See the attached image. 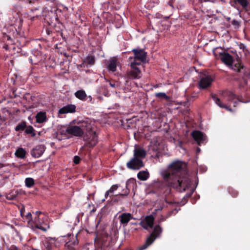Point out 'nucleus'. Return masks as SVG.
I'll list each match as a JSON object with an SVG mask.
<instances>
[{
  "label": "nucleus",
  "instance_id": "obj_59",
  "mask_svg": "<svg viewBox=\"0 0 250 250\" xmlns=\"http://www.w3.org/2000/svg\"><path fill=\"white\" fill-rule=\"evenodd\" d=\"M166 202H167V203H168V204H171V203H172V202H167V201H166Z\"/></svg>",
  "mask_w": 250,
  "mask_h": 250
},
{
  "label": "nucleus",
  "instance_id": "obj_8",
  "mask_svg": "<svg viewBox=\"0 0 250 250\" xmlns=\"http://www.w3.org/2000/svg\"><path fill=\"white\" fill-rule=\"evenodd\" d=\"M126 166L129 169L137 170L144 167L145 164L141 160L133 157L126 163Z\"/></svg>",
  "mask_w": 250,
  "mask_h": 250
},
{
  "label": "nucleus",
  "instance_id": "obj_45",
  "mask_svg": "<svg viewBox=\"0 0 250 250\" xmlns=\"http://www.w3.org/2000/svg\"><path fill=\"white\" fill-rule=\"evenodd\" d=\"M231 24H232V25H233V26H235L237 28H238L240 25L239 22L238 21L235 20H233L231 21Z\"/></svg>",
  "mask_w": 250,
  "mask_h": 250
},
{
  "label": "nucleus",
  "instance_id": "obj_50",
  "mask_svg": "<svg viewBox=\"0 0 250 250\" xmlns=\"http://www.w3.org/2000/svg\"><path fill=\"white\" fill-rule=\"evenodd\" d=\"M112 193L109 192V190H108L106 191V192L105 193V194H104V197L105 199H107V197L109 196L110 197H111L112 196V195H110V194H111Z\"/></svg>",
  "mask_w": 250,
  "mask_h": 250
},
{
  "label": "nucleus",
  "instance_id": "obj_1",
  "mask_svg": "<svg viewBox=\"0 0 250 250\" xmlns=\"http://www.w3.org/2000/svg\"><path fill=\"white\" fill-rule=\"evenodd\" d=\"M186 168L185 163L181 161L173 162L167 170L162 172L165 184L180 192L186 191L191 185V182L187 175Z\"/></svg>",
  "mask_w": 250,
  "mask_h": 250
},
{
  "label": "nucleus",
  "instance_id": "obj_21",
  "mask_svg": "<svg viewBox=\"0 0 250 250\" xmlns=\"http://www.w3.org/2000/svg\"><path fill=\"white\" fill-rule=\"evenodd\" d=\"M211 98L214 101L215 103L219 106L220 107L222 108H225L229 111L231 110V108H229L227 105L223 104L220 101V99L218 98L217 95L215 94H211Z\"/></svg>",
  "mask_w": 250,
  "mask_h": 250
},
{
  "label": "nucleus",
  "instance_id": "obj_43",
  "mask_svg": "<svg viewBox=\"0 0 250 250\" xmlns=\"http://www.w3.org/2000/svg\"><path fill=\"white\" fill-rule=\"evenodd\" d=\"M148 3L150 6L153 7L159 4V0H149Z\"/></svg>",
  "mask_w": 250,
  "mask_h": 250
},
{
  "label": "nucleus",
  "instance_id": "obj_35",
  "mask_svg": "<svg viewBox=\"0 0 250 250\" xmlns=\"http://www.w3.org/2000/svg\"><path fill=\"white\" fill-rule=\"evenodd\" d=\"M194 190H195V188H191L190 192L186 194V195L183 198L182 201L184 203H187L188 201V199L192 196Z\"/></svg>",
  "mask_w": 250,
  "mask_h": 250
},
{
  "label": "nucleus",
  "instance_id": "obj_27",
  "mask_svg": "<svg viewBox=\"0 0 250 250\" xmlns=\"http://www.w3.org/2000/svg\"><path fill=\"white\" fill-rule=\"evenodd\" d=\"M26 127L27 125L26 122L22 121L17 125L15 128V130L16 131H22L25 130Z\"/></svg>",
  "mask_w": 250,
  "mask_h": 250
},
{
  "label": "nucleus",
  "instance_id": "obj_32",
  "mask_svg": "<svg viewBox=\"0 0 250 250\" xmlns=\"http://www.w3.org/2000/svg\"><path fill=\"white\" fill-rule=\"evenodd\" d=\"M78 240L77 239V235L75 236V240L74 241H69L66 243L65 246L70 248H72L74 246L78 244Z\"/></svg>",
  "mask_w": 250,
  "mask_h": 250
},
{
  "label": "nucleus",
  "instance_id": "obj_63",
  "mask_svg": "<svg viewBox=\"0 0 250 250\" xmlns=\"http://www.w3.org/2000/svg\"><path fill=\"white\" fill-rule=\"evenodd\" d=\"M1 197V194H0V197Z\"/></svg>",
  "mask_w": 250,
  "mask_h": 250
},
{
  "label": "nucleus",
  "instance_id": "obj_23",
  "mask_svg": "<svg viewBox=\"0 0 250 250\" xmlns=\"http://www.w3.org/2000/svg\"><path fill=\"white\" fill-rule=\"evenodd\" d=\"M36 121L38 123H42L46 121L45 112H40L38 113L36 117Z\"/></svg>",
  "mask_w": 250,
  "mask_h": 250
},
{
  "label": "nucleus",
  "instance_id": "obj_54",
  "mask_svg": "<svg viewBox=\"0 0 250 250\" xmlns=\"http://www.w3.org/2000/svg\"><path fill=\"white\" fill-rule=\"evenodd\" d=\"M3 48H4L5 50H8L9 49V47H8V45L7 44H5L3 46Z\"/></svg>",
  "mask_w": 250,
  "mask_h": 250
},
{
  "label": "nucleus",
  "instance_id": "obj_31",
  "mask_svg": "<svg viewBox=\"0 0 250 250\" xmlns=\"http://www.w3.org/2000/svg\"><path fill=\"white\" fill-rule=\"evenodd\" d=\"M18 193L19 192L17 190L12 191L6 196V198L8 200H13L17 197Z\"/></svg>",
  "mask_w": 250,
  "mask_h": 250
},
{
  "label": "nucleus",
  "instance_id": "obj_6",
  "mask_svg": "<svg viewBox=\"0 0 250 250\" xmlns=\"http://www.w3.org/2000/svg\"><path fill=\"white\" fill-rule=\"evenodd\" d=\"M250 0H229V4L237 9L239 10L241 8L246 12H249L248 6L250 5Z\"/></svg>",
  "mask_w": 250,
  "mask_h": 250
},
{
  "label": "nucleus",
  "instance_id": "obj_18",
  "mask_svg": "<svg viewBox=\"0 0 250 250\" xmlns=\"http://www.w3.org/2000/svg\"><path fill=\"white\" fill-rule=\"evenodd\" d=\"M118 64V58L116 57L111 58L109 60L107 68L109 71L115 72L117 70V66Z\"/></svg>",
  "mask_w": 250,
  "mask_h": 250
},
{
  "label": "nucleus",
  "instance_id": "obj_42",
  "mask_svg": "<svg viewBox=\"0 0 250 250\" xmlns=\"http://www.w3.org/2000/svg\"><path fill=\"white\" fill-rule=\"evenodd\" d=\"M178 210L176 208L172 210H170L166 215V218L169 217L172 214H175L178 212Z\"/></svg>",
  "mask_w": 250,
  "mask_h": 250
},
{
  "label": "nucleus",
  "instance_id": "obj_44",
  "mask_svg": "<svg viewBox=\"0 0 250 250\" xmlns=\"http://www.w3.org/2000/svg\"><path fill=\"white\" fill-rule=\"evenodd\" d=\"M119 188V186L118 185H113L111 186L110 188L109 189V192H111L112 193L114 192V191L118 189Z\"/></svg>",
  "mask_w": 250,
  "mask_h": 250
},
{
  "label": "nucleus",
  "instance_id": "obj_33",
  "mask_svg": "<svg viewBox=\"0 0 250 250\" xmlns=\"http://www.w3.org/2000/svg\"><path fill=\"white\" fill-rule=\"evenodd\" d=\"M46 240L48 241L49 244L51 245V246L53 248L54 247H58L57 245V240L55 237H47L46 238Z\"/></svg>",
  "mask_w": 250,
  "mask_h": 250
},
{
  "label": "nucleus",
  "instance_id": "obj_2",
  "mask_svg": "<svg viewBox=\"0 0 250 250\" xmlns=\"http://www.w3.org/2000/svg\"><path fill=\"white\" fill-rule=\"evenodd\" d=\"M66 132L73 136H83V140L87 142L86 146L89 147L95 146L98 143V136L93 130L91 125L87 122L78 123V125H69L66 129Z\"/></svg>",
  "mask_w": 250,
  "mask_h": 250
},
{
  "label": "nucleus",
  "instance_id": "obj_9",
  "mask_svg": "<svg viewBox=\"0 0 250 250\" xmlns=\"http://www.w3.org/2000/svg\"><path fill=\"white\" fill-rule=\"evenodd\" d=\"M154 222V217L152 215L146 216L143 220H142L140 225L146 230H148V229L153 228Z\"/></svg>",
  "mask_w": 250,
  "mask_h": 250
},
{
  "label": "nucleus",
  "instance_id": "obj_30",
  "mask_svg": "<svg viewBox=\"0 0 250 250\" xmlns=\"http://www.w3.org/2000/svg\"><path fill=\"white\" fill-rule=\"evenodd\" d=\"M214 55L217 58L218 57L220 58L225 52L223 49L221 47H217L213 49V50Z\"/></svg>",
  "mask_w": 250,
  "mask_h": 250
},
{
  "label": "nucleus",
  "instance_id": "obj_57",
  "mask_svg": "<svg viewBox=\"0 0 250 250\" xmlns=\"http://www.w3.org/2000/svg\"><path fill=\"white\" fill-rule=\"evenodd\" d=\"M166 218H162L161 219V221H164L166 220Z\"/></svg>",
  "mask_w": 250,
  "mask_h": 250
},
{
  "label": "nucleus",
  "instance_id": "obj_26",
  "mask_svg": "<svg viewBox=\"0 0 250 250\" xmlns=\"http://www.w3.org/2000/svg\"><path fill=\"white\" fill-rule=\"evenodd\" d=\"M75 96L81 100H85L86 94L85 91L83 90H79L75 93Z\"/></svg>",
  "mask_w": 250,
  "mask_h": 250
},
{
  "label": "nucleus",
  "instance_id": "obj_61",
  "mask_svg": "<svg viewBox=\"0 0 250 250\" xmlns=\"http://www.w3.org/2000/svg\"><path fill=\"white\" fill-rule=\"evenodd\" d=\"M158 87V86L157 85L154 86V87Z\"/></svg>",
  "mask_w": 250,
  "mask_h": 250
},
{
  "label": "nucleus",
  "instance_id": "obj_52",
  "mask_svg": "<svg viewBox=\"0 0 250 250\" xmlns=\"http://www.w3.org/2000/svg\"><path fill=\"white\" fill-rule=\"evenodd\" d=\"M202 1H204L205 2H210L212 3H215L217 1V0H201Z\"/></svg>",
  "mask_w": 250,
  "mask_h": 250
},
{
  "label": "nucleus",
  "instance_id": "obj_64",
  "mask_svg": "<svg viewBox=\"0 0 250 250\" xmlns=\"http://www.w3.org/2000/svg\"><path fill=\"white\" fill-rule=\"evenodd\" d=\"M250 12H249V14L250 15V10H249Z\"/></svg>",
  "mask_w": 250,
  "mask_h": 250
},
{
  "label": "nucleus",
  "instance_id": "obj_36",
  "mask_svg": "<svg viewBox=\"0 0 250 250\" xmlns=\"http://www.w3.org/2000/svg\"><path fill=\"white\" fill-rule=\"evenodd\" d=\"M44 31L48 37H50L52 38H54L55 32L50 27H46L44 29Z\"/></svg>",
  "mask_w": 250,
  "mask_h": 250
},
{
  "label": "nucleus",
  "instance_id": "obj_3",
  "mask_svg": "<svg viewBox=\"0 0 250 250\" xmlns=\"http://www.w3.org/2000/svg\"><path fill=\"white\" fill-rule=\"evenodd\" d=\"M34 221L32 227L46 231L50 228L49 222L46 216L42 215L41 211L33 212Z\"/></svg>",
  "mask_w": 250,
  "mask_h": 250
},
{
  "label": "nucleus",
  "instance_id": "obj_56",
  "mask_svg": "<svg viewBox=\"0 0 250 250\" xmlns=\"http://www.w3.org/2000/svg\"><path fill=\"white\" fill-rule=\"evenodd\" d=\"M110 85L111 86V87H114L115 86V83H110Z\"/></svg>",
  "mask_w": 250,
  "mask_h": 250
},
{
  "label": "nucleus",
  "instance_id": "obj_46",
  "mask_svg": "<svg viewBox=\"0 0 250 250\" xmlns=\"http://www.w3.org/2000/svg\"><path fill=\"white\" fill-rule=\"evenodd\" d=\"M81 159L80 157L75 156L74 157L73 162L75 164H79L80 162Z\"/></svg>",
  "mask_w": 250,
  "mask_h": 250
},
{
  "label": "nucleus",
  "instance_id": "obj_14",
  "mask_svg": "<svg viewBox=\"0 0 250 250\" xmlns=\"http://www.w3.org/2000/svg\"><path fill=\"white\" fill-rule=\"evenodd\" d=\"M146 152L144 148L139 147H135L133 150V157L143 161V160L146 158Z\"/></svg>",
  "mask_w": 250,
  "mask_h": 250
},
{
  "label": "nucleus",
  "instance_id": "obj_17",
  "mask_svg": "<svg viewBox=\"0 0 250 250\" xmlns=\"http://www.w3.org/2000/svg\"><path fill=\"white\" fill-rule=\"evenodd\" d=\"M76 111V106L74 104H68L61 108L59 110V114H63L73 113Z\"/></svg>",
  "mask_w": 250,
  "mask_h": 250
},
{
  "label": "nucleus",
  "instance_id": "obj_51",
  "mask_svg": "<svg viewBox=\"0 0 250 250\" xmlns=\"http://www.w3.org/2000/svg\"><path fill=\"white\" fill-rule=\"evenodd\" d=\"M9 250H18V248L15 245H12L9 249Z\"/></svg>",
  "mask_w": 250,
  "mask_h": 250
},
{
  "label": "nucleus",
  "instance_id": "obj_5",
  "mask_svg": "<svg viewBox=\"0 0 250 250\" xmlns=\"http://www.w3.org/2000/svg\"><path fill=\"white\" fill-rule=\"evenodd\" d=\"M42 15L44 17L45 21L49 25H51L54 21H59V18L55 8H52L50 10H47L46 8H43L42 10Z\"/></svg>",
  "mask_w": 250,
  "mask_h": 250
},
{
  "label": "nucleus",
  "instance_id": "obj_24",
  "mask_svg": "<svg viewBox=\"0 0 250 250\" xmlns=\"http://www.w3.org/2000/svg\"><path fill=\"white\" fill-rule=\"evenodd\" d=\"M149 174L147 171H141L137 174V178L142 181H146L149 177Z\"/></svg>",
  "mask_w": 250,
  "mask_h": 250
},
{
  "label": "nucleus",
  "instance_id": "obj_29",
  "mask_svg": "<svg viewBox=\"0 0 250 250\" xmlns=\"http://www.w3.org/2000/svg\"><path fill=\"white\" fill-rule=\"evenodd\" d=\"M34 128L31 125L27 126L25 129V133L27 134H31L32 137H35L36 135Z\"/></svg>",
  "mask_w": 250,
  "mask_h": 250
},
{
  "label": "nucleus",
  "instance_id": "obj_53",
  "mask_svg": "<svg viewBox=\"0 0 250 250\" xmlns=\"http://www.w3.org/2000/svg\"><path fill=\"white\" fill-rule=\"evenodd\" d=\"M24 211H25V209H24V207H23L22 208H21V216L22 217H23V214H24Z\"/></svg>",
  "mask_w": 250,
  "mask_h": 250
},
{
  "label": "nucleus",
  "instance_id": "obj_16",
  "mask_svg": "<svg viewBox=\"0 0 250 250\" xmlns=\"http://www.w3.org/2000/svg\"><path fill=\"white\" fill-rule=\"evenodd\" d=\"M219 58L226 65H231L233 63L232 57L228 52H225Z\"/></svg>",
  "mask_w": 250,
  "mask_h": 250
},
{
  "label": "nucleus",
  "instance_id": "obj_41",
  "mask_svg": "<svg viewBox=\"0 0 250 250\" xmlns=\"http://www.w3.org/2000/svg\"><path fill=\"white\" fill-rule=\"evenodd\" d=\"M43 245L44 247L43 250H51L53 249V247L51 246L50 244H49V243L46 239L43 243Z\"/></svg>",
  "mask_w": 250,
  "mask_h": 250
},
{
  "label": "nucleus",
  "instance_id": "obj_19",
  "mask_svg": "<svg viewBox=\"0 0 250 250\" xmlns=\"http://www.w3.org/2000/svg\"><path fill=\"white\" fill-rule=\"evenodd\" d=\"M26 3L29 4L31 5H36L37 7L35 8L31 9V11L34 12L36 10H39L40 8V4L43 1H47L49 0H23Z\"/></svg>",
  "mask_w": 250,
  "mask_h": 250
},
{
  "label": "nucleus",
  "instance_id": "obj_10",
  "mask_svg": "<svg viewBox=\"0 0 250 250\" xmlns=\"http://www.w3.org/2000/svg\"><path fill=\"white\" fill-rule=\"evenodd\" d=\"M213 79L210 75H204L201 78L199 86L200 89H206L209 87Z\"/></svg>",
  "mask_w": 250,
  "mask_h": 250
},
{
  "label": "nucleus",
  "instance_id": "obj_40",
  "mask_svg": "<svg viewBox=\"0 0 250 250\" xmlns=\"http://www.w3.org/2000/svg\"><path fill=\"white\" fill-rule=\"evenodd\" d=\"M229 192L233 197H237L238 194V192L232 188H229Z\"/></svg>",
  "mask_w": 250,
  "mask_h": 250
},
{
  "label": "nucleus",
  "instance_id": "obj_20",
  "mask_svg": "<svg viewBox=\"0 0 250 250\" xmlns=\"http://www.w3.org/2000/svg\"><path fill=\"white\" fill-rule=\"evenodd\" d=\"M95 62V58L94 56L88 55L83 60L81 66L85 65L87 67H90L93 65Z\"/></svg>",
  "mask_w": 250,
  "mask_h": 250
},
{
  "label": "nucleus",
  "instance_id": "obj_4",
  "mask_svg": "<svg viewBox=\"0 0 250 250\" xmlns=\"http://www.w3.org/2000/svg\"><path fill=\"white\" fill-rule=\"evenodd\" d=\"M162 230V228L159 225H155L153 231L146 239L145 244L139 247V250H144L151 245L157 238L160 236Z\"/></svg>",
  "mask_w": 250,
  "mask_h": 250
},
{
  "label": "nucleus",
  "instance_id": "obj_34",
  "mask_svg": "<svg viewBox=\"0 0 250 250\" xmlns=\"http://www.w3.org/2000/svg\"><path fill=\"white\" fill-rule=\"evenodd\" d=\"M25 184L27 188H31L34 185L35 181L32 178H26L25 180Z\"/></svg>",
  "mask_w": 250,
  "mask_h": 250
},
{
  "label": "nucleus",
  "instance_id": "obj_60",
  "mask_svg": "<svg viewBox=\"0 0 250 250\" xmlns=\"http://www.w3.org/2000/svg\"><path fill=\"white\" fill-rule=\"evenodd\" d=\"M103 245L104 246H105L106 245V244H104V243H103Z\"/></svg>",
  "mask_w": 250,
  "mask_h": 250
},
{
  "label": "nucleus",
  "instance_id": "obj_7",
  "mask_svg": "<svg viewBox=\"0 0 250 250\" xmlns=\"http://www.w3.org/2000/svg\"><path fill=\"white\" fill-rule=\"evenodd\" d=\"M132 52L134 54V57H129L128 61H131L132 59L139 60L141 62L144 63L146 61L147 57V52L143 49H133Z\"/></svg>",
  "mask_w": 250,
  "mask_h": 250
},
{
  "label": "nucleus",
  "instance_id": "obj_12",
  "mask_svg": "<svg viewBox=\"0 0 250 250\" xmlns=\"http://www.w3.org/2000/svg\"><path fill=\"white\" fill-rule=\"evenodd\" d=\"M45 147L43 145H38L33 148L31 151L32 157L39 158L41 157L45 151Z\"/></svg>",
  "mask_w": 250,
  "mask_h": 250
},
{
  "label": "nucleus",
  "instance_id": "obj_49",
  "mask_svg": "<svg viewBox=\"0 0 250 250\" xmlns=\"http://www.w3.org/2000/svg\"><path fill=\"white\" fill-rule=\"evenodd\" d=\"M175 1V0H169L167 2V4L169 5L172 8V9H174V8L173 6V3Z\"/></svg>",
  "mask_w": 250,
  "mask_h": 250
},
{
  "label": "nucleus",
  "instance_id": "obj_58",
  "mask_svg": "<svg viewBox=\"0 0 250 250\" xmlns=\"http://www.w3.org/2000/svg\"><path fill=\"white\" fill-rule=\"evenodd\" d=\"M248 8H249V11L250 10V5L248 6Z\"/></svg>",
  "mask_w": 250,
  "mask_h": 250
},
{
  "label": "nucleus",
  "instance_id": "obj_22",
  "mask_svg": "<svg viewBox=\"0 0 250 250\" xmlns=\"http://www.w3.org/2000/svg\"><path fill=\"white\" fill-rule=\"evenodd\" d=\"M227 100L234 103V106H236V104L239 102V100L236 95L231 91L227 92Z\"/></svg>",
  "mask_w": 250,
  "mask_h": 250
},
{
  "label": "nucleus",
  "instance_id": "obj_48",
  "mask_svg": "<svg viewBox=\"0 0 250 250\" xmlns=\"http://www.w3.org/2000/svg\"><path fill=\"white\" fill-rule=\"evenodd\" d=\"M4 39L6 41H10L11 42V43L13 44V40H12V39L11 38L10 36H9V35H5L4 36Z\"/></svg>",
  "mask_w": 250,
  "mask_h": 250
},
{
  "label": "nucleus",
  "instance_id": "obj_62",
  "mask_svg": "<svg viewBox=\"0 0 250 250\" xmlns=\"http://www.w3.org/2000/svg\"><path fill=\"white\" fill-rule=\"evenodd\" d=\"M223 2H225V0H221Z\"/></svg>",
  "mask_w": 250,
  "mask_h": 250
},
{
  "label": "nucleus",
  "instance_id": "obj_39",
  "mask_svg": "<svg viewBox=\"0 0 250 250\" xmlns=\"http://www.w3.org/2000/svg\"><path fill=\"white\" fill-rule=\"evenodd\" d=\"M25 217L28 224L32 226V225H33V221H34V216H32L31 213L28 212Z\"/></svg>",
  "mask_w": 250,
  "mask_h": 250
},
{
  "label": "nucleus",
  "instance_id": "obj_25",
  "mask_svg": "<svg viewBox=\"0 0 250 250\" xmlns=\"http://www.w3.org/2000/svg\"><path fill=\"white\" fill-rule=\"evenodd\" d=\"M26 153V151L23 148L20 147L17 149L15 154L18 158L24 159L25 157Z\"/></svg>",
  "mask_w": 250,
  "mask_h": 250
},
{
  "label": "nucleus",
  "instance_id": "obj_13",
  "mask_svg": "<svg viewBox=\"0 0 250 250\" xmlns=\"http://www.w3.org/2000/svg\"><path fill=\"white\" fill-rule=\"evenodd\" d=\"M131 69V70L127 72V76L128 79H138L141 77V71L138 67H133Z\"/></svg>",
  "mask_w": 250,
  "mask_h": 250
},
{
  "label": "nucleus",
  "instance_id": "obj_11",
  "mask_svg": "<svg viewBox=\"0 0 250 250\" xmlns=\"http://www.w3.org/2000/svg\"><path fill=\"white\" fill-rule=\"evenodd\" d=\"M119 219L121 224L123 225V227H126L130 220L134 218L130 213H122L119 216Z\"/></svg>",
  "mask_w": 250,
  "mask_h": 250
},
{
  "label": "nucleus",
  "instance_id": "obj_38",
  "mask_svg": "<svg viewBox=\"0 0 250 250\" xmlns=\"http://www.w3.org/2000/svg\"><path fill=\"white\" fill-rule=\"evenodd\" d=\"M130 62V66L131 68H133V67H137V65H140L141 64V62L140 61H139V60H136L135 59H132L131 61H128Z\"/></svg>",
  "mask_w": 250,
  "mask_h": 250
},
{
  "label": "nucleus",
  "instance_id": "obj_37",
  "mask_svg": "<svg viewBox=\"0 0 250 250\" xmlns=\"http://www.w3.org/2000/svg\"><path fill=\"white\" fill-rule=\"evenodd\" d=\"M155 97L159 98H163L166 99V100H169V97L167 96L165 93L163 92H159L155 93Z\"/></svg>",
  "mask_w": 250,
  "mask_h": 250
},
{
  "label": "nucleus",
  "instance_id": "obj_55",
  "mask_svg": "<svg viewBox=\"0 0 250 250\" xmlns=\"http://www.w3.org/2000/svg\"><path fill=\"white\" fill-rule=\"evenodd\" d=\"M6 165H4L3 164L0 163V168H1L2 167H5Z\"/></svg>",
  "mask_w": 250,
  "mask_h": 250
},
{
  "label": "nucleus",
  "instance_id": "obj_28",
  "mask_svg": "<svg viewBox=\"0 0 250 250\" xmlns=\"http://www.w3.org/2000/svg\"><path fill=\"white\" fill-rule=\"evenodd\" d=\"M130 184H131V181L130 180L127 181L126 182V184H125L126 189L124 190V193H120L118 195H119L122 197L127 196L130 192Z\"/></svg>",
  "mask_w": 250,
  "mask_h": 250
},
{
  "label": "nucleus",
  "instance_id": "obj_15",
  "mask_svg": "<svg viewBox=\"0 0 250 250\" xmlns=\"http://www.w3.org/2000/svg\"><path fill=\"white\" fill-rule=\"evenodd\" d=\"M191 135L199 145H200L201 143H203L205 140V134L199 130L193 131L191 133Z\"/></svg>",
  "mask_w": 250,
  "mask_h": 250
},
{
  "label": "nucleus",
  "instance_id": "obj_47",
  "mask_svg": "<svg viewBox=\"0 0 250 250\" xmlns=\"http://www.w3.org/2000/svg\"><path fill=\"white\" fill-rule=\"evenodd\" d=\"M240 59L237 56V62L235 64V66L238 69L239 68H241V65L240 63Z\"/></svg>",
  "mask_w": 250,
  "mask_h": 250
}]
</instances>
